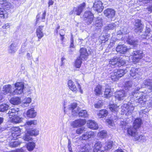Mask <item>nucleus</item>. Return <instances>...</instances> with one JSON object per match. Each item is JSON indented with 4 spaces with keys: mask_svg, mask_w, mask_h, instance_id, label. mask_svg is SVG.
Here are the masks:
<instances>
[{
    "mask_svg": "<svg viewBox=\"0 0 152 152\" xmlns=\"http://www.w3.org/2000/svg\"><path fill=\"white\" fill-rule=\"evenodd\" d=\"M107 123L108 124L110 128H113L114 127V124L113 121L109 119H107L106 120Z\"/></svg>",
    "mask_w": 152,
    "mask_h": 152,
    "instance_id": "55",
    "label": "nucleus"
},
{
    "mask_svg": "<svg viewBox=\"0 0 152 152\" xmlns=\"http://www.w3.org/2000/svg\"><path fill=\"white\" fill-rule=\"evenodd\" d=\"M10 27V25H9V24L8 23L2 26V28H3L6 29H7L9 28Z\"/></svg>",
    "mask_w": 152,
    "mask_h": 152,
    "instance_id": "64",
    "label": "nucleus"
},
{
    "mask_svg": "<svg viewBox=\"0 0 152 152\" xmlns=\"http://www.w3.org/2000/svg\"><path fill=\"white\" fill-rule=\"evenodd\" d=\"M126 95V93L123 90L116 92L115 95V98L119 100H123Z\"/></svg>",
    "mask_w": 152,
    "mask_h": 152,
    "instance_id": "10",
    "label": "nucleus"
},
{
    "mask_svg": "<svg viewBox=\"0 0 152 152\" xmlns=\"http://www.w3.org/2000/svg\"><path fill=\"white\" fill-rule=\"evenodd\" d=\"M134 102L133 103H132L131 104H128L127 115H130L133 110L134 107L136 106V105L134 104Z\"/></svg>",
    "mask_w": 152,
    "mask_h": 152,
    "instance_id": "37",
    "label": "nucleus"
},
{
    "mask_svg": "<svg viewBox=\"0 0 152 152\" xmlns=\"http://www.w3.org/2000/svg\"><path fill=\"white\" fill-rule=\"evenodd\" d=\"M83 59H82L78 57L76 60L75 66L76 68H79L81 64L82 63V60Z\"/></svg>",
    "mask_w": 152,
    "mask_h": 152,
    "instance_id": "44",
    "label": "nucleus"
},
{
    "mask_svg": "<svg viewBox=\"0 0 152 152\" xmlns=\"http://www.w3.org/2000/svg\"><path fill=\"white\" fill-rule=\"evenodd\" d=\"M128 107V104H124L121 107V111L123 114H125L126 115H127Z\"/></svg>",
    "mask_w": 152,
    "mask_h": 152,
    "instance_id": "43",
    "label": "nucleus"
},
{
    "mask_svg": "<svg viewBox=\"0 0 152 152\" xmlns=\"http://www.w3.org/2000/svg\"><path fill=\"white\" fill-rule=\"evenodd\" d=\"M21 43V41L19 39H17L13 41L11 45L18 50Z\"/></svg>",
    "mask_w": 152,
    "mask_h": 152,
    "instance_id": "42",
    "label": "nucleus"
},
{
    "mask_svg": "<svg viewBox=\"0 0 152 152\" xmlns=\"http://www.w3.org/2000/svg\"><path fill=\"white\" fill-rule=\"evenodd\" d=\"M68 109L70 111L72 114L74 115H76L79 111V107H77V104L75 103H73L69 105Z\"/></svg>",
    "mask_w": 152,
    "mask_h": 152,
    "instance_id": "8",
    "label": "nucleus"
},
{
    "mask_svg": "<svg viewBox=\"0 0 152 152\" xmlns=\"http://www.w3.org/2000/svg\"><path fill=\"white\" fill-rule=\"evenodd\" d=\"M6 4H5L2 6V7H4L5 9H9L10 7L11 4L10 2L7 1Z\"/></svg>",
    "mask_w": 152,
    "mask_h": 152,
    "instance_id": "59",
    "label": "nucleus"
},
{
    "mask_svg": "<svg viewBox=\"0 0 152 152\" xmlns=\"http://www.w3.org/2000/svg\"><path fill=\"white\" fill-rule=\"evenodd\" d=\"M135 140H138L140 142H144L146 141L145 137L142 135H139L138 134L135 136L134 138Z\"/></svg>",
    "mask_w": 152,
    "mask_h": 152,
    "instance_id": "38",
    "label": "nucleus"
},
{
    "mask_svg": "<svg viewBox=\"0 0 152 152\" xmlns=\"http://www.w3.org/2000/svg\"><path fill=\"white\" fill-rule=\"evenodd\" d=\"M87 129L85 127L82 126L78 128L76 130V133L78 134H80L86 130Z\"/></svg>",
    "mask_w": 152,
    "mask_h": 152,
    "instance_id": "50",
    "label": "nucleus"
},
{
    "mask_svg": "<svg viewBox=\"0 0 152 152\" xmlns=\"http://www.w3.org/2000/svg\"><path fill=\"white\" fill-rule=\"evenodd\" d=\"M120 58V60H118V62H119V65L118 66H123L126 64V62L125 60L122 59L121 58Z\"/></svg>",
    "mask_w": 152,
    "mask_h": 152,
    "instance_id": "56",
    "label": "nucleus"
},
{
    "mask_svg": "<svg viewBox=\"0 0 152 152\" xmlns=\"http://www.w3.org/2000/svg\"><path fill=\"white\" fill-rule=\"evenodd\" d=\"M15 86L16 89L11 93V95L20 94L23 93L24 85L22 83L17 82L15 84Z\"/></svg>",
    "mask_w": 152,
    "mask_h": 152,
    "instance_id": "5",
    "label": "nucleus"
},
{
    "mask_svg": "<svg viewBox=\"0 0 152 152\" xmlns=\"http://www.w3.org/2000/svg\"><path fill=\"white\" fill-rule=\"evenodd\" d=\"M80 56L79 58H80L82 59L86 60L88 56L87 50L84 48H81L80 50Z\"/></svg>",
    "mask_w": 152,
    "mask_h": 152,
    "instance_id": "19",
    "label": "nucleus"
},
{
    "mask_svg": "<svg viewBox=\"0 0 152 152\" xmlns=\"http://www.w3.org/2000/svg\"><path fill=\"white\" fill-rule=\"evenodd\" d=\"M134 26L135 27V28L134 29L135 32H142L143 27L141 23L140 20L138 19L135 20Z\"/></svg>",
    "mask_w": 152,
    "mask_h": 152,
    "instance_id": "15",
    "label": "nucleus"
},
{
    "mask_svg": "<svg viewBox=\"0 0 152 152\" xmlns=\"http://www.w3.org/2000/svg\"><path fill=\"white\" fill-rule=\"evenodd\" d=\"M102 86L98 85L96 86L94 89L95 94L98 96H99L102 94Z\"/></svg>",
    "mask_w": 152,
    "mask_h": 152,
    "instance_id": "35",
    "label": "nucleus"
},
{
    "mask_svg": "<svg viewBox=\"0 0 152 152\" xmlns=\"http://www.w3.org/2000/svg\"><path fill=\"white\" fill-rule=\"evenodd\" d=\"M132 83L131 81L126 82L125 83V88L126 90H128L129 89L132 87Z\"/></svg>",
    "mask_w": 152,
    "mask_h": 152,
    "instance_id": "53",
    "label": "nucleus"
},
{
    "mask_svg": "<svg viewBox=\"0 0 152 152\" xmlns=\"http://www.w3.org/2000/svg\"><path fill=\"white\" fill-rule=\"evenodd\" d=\"M37 115V112L34 110V108L28 110L26 112V115L27 117L33 118L36 117Z\"/></svg>",
    "mask_w": 152,
    "mask_h": 152,
    "instance_id": "24",
    "label": "nucleus"
},
{
    "mask_svg": "<svg viewBox=\"0 0 152 152\" xmlns=\"http://www.w3.org/2000/svg\"><path fill=\"white\" fill-rule=\"evenodd\" d=\"M128 27H127L123 26L121 28V31L123 34H126L127 32Z\"/></svg>",
    "mask_w": 152,
    "mask_h": 152,
    "instance_id": "58",
    "label": "nucleus"
},
{
    "mask_svg": "<svg viewBox=\"0 0 152 152\" xmlns=\"http://www.w3.org/2000/svg\"><path fill=\"white\" fill-rule=\"evenodd\" d=\"M120 126H121L122 128H124L126 125V121H122L120 122Z\"/></svg>",
    "mask_w": 152,
    "mask_h": 152,
    "instance_id": "63",
    "label": "nucleus"
},
{
    "mask_svg": "<svg viewBox=\"0 0 152 152\" xmlns=\"http://www.w3.org/2000/svg\"><path fill=\"white\" fill-rule=\"evenodd\" d=\"M125 73V70L123 69L115 70L111 73L110 78L112 80L115 81L122 77Z\"/></svg>",
    "mask_w": 152,
    "mask_h": 152,
    "instance_id": "2",
    "label": "nucleus"
},
{
    "mask_svg": "<svg viewBox=\"0 0 152 152\" xmlns=\"http://www.w3.org/2000/svg\"><path fill=\"white\" fill-rule=\"evenodd\" d=\"M142 120L140 118H137L136 119L133 123V127L135 129H138L141 126Z\"/></svg>",
    "mask_w": 152,
    "mask_h": 152,
    "instance_id": "33",
    "label": "nucleus"
},
{
    "mask_svg": "<svg viewBox=\"0 0 152 152\" xmlns=\"http://www.w3.org/2000/svg\"><path fill=\"white\" fill-rule=\"evenodd\" d=\"M37 121L36 120H29L27 121L26 122L27 125L28 126H33L37 125Z\"/></svg>",
    "mask_w": 152,
    "mask_h": 152,
    "instance_id": "52",
    "label": "nucleus"
},
{
    "mask_svg": "<svg viewBox=\"0 0 152 152\" xmlns=\"http://www.w3.org/2000/svg\"><path fill=\"white\" fill-rule=\"evenodd\" d=\"M103 105L102 101L99 100L98 101V102L95 104V107L96 108H99L100 107Z\"/></svg>",
    "mask_w": 152,
    "mask_h": 152,
    "instance_id": "57",
    "label": "nucleus"
},
{
    "mask_svg": "<svg viewBox=\"0 0 152 152\" xmlns=\"http://www.w3.org/2000/svg\"><path fill=\"white\" fill-rule=\"evenodd\" d=\"M79 116L86 117L88 116L87 112L86 110H81L79 112Z\"/></svg>",
    "mask_w": 152,
    "mask_h": 152,
    "instance_id": "48",
    "label": "nucleus"
},
{
    "mask_svg": "<svg viewBox=\"0 0 152 152\" xmlns=\"http://www.w3.org/2000/svg\"><path fill=\"white\" fill-rule=\"evenodd\" d=\"M11 134L9 138L12 140H15L18 138L21 134V130L19 127H13L11 128Z\"/></svg>",
    "mask_w": 152,
    "mask_h": 152,
    "instance_id": "4",
    "label": "nucleus"
},
{
    "mask_svg": "<svg viewBox=\"0 0 152 152\" xmlns=\"http://www.w3.org/2000/svg\"><path fill=\"white\" fill-rule=\"evenodd\" d=\"M127 133L129 135L134 137V139L135 136L137 134L136 129L133 127H130L127 130Z\"/></svg>",
    "mask_w": 152,
    "mask_h": 152,
    "instance_id": "27",
    "label": "nucleus"
},
{
    "mask_svg": "<svg viewBox=\"0 0 152 152\" xmlns=\"http://www.w3.org/2000/svg\"><path fill=\"white\" fill-rule=\"evenodd\" d=\"M94 137V132L90 131L86 132L80 137V139L83 140H87L90 138H93Z\"/></svg>",
    "mask_w": 152,
    "mask_h": 152,
    "instance_id": "12",
    "label": "nucleus"
},
{
    "mask_svg": "<svg viewBox=\"0 0 152 152\" xmlns=\"http://www.w3.org/2000/svg\"><path fill=\"white\" fill-rule=\"evenodd\" d=\"M86 123V121L85 119H80L76 120L72 122L71 125L73 127L76 128L83 126Z\"/></svg>",
    "mask_w": 152,
    "mask_h": 152,
    "instance_id": "9",
    "label": "nucleus"
},
{
    "mask_svg": "<svg viewBox=\"0 0 152 152\" xmlns=\"http://www.w3.org/2000/svg\"><path fill=\"white\" fill-rule=\"evenodd\" d=\"M141 71V69L140 68L132 67L130 71V74L134 79H140L142 74Z\"/></svg>",
    "mask_w": 152,
    "mask_h": 152,
    "instance_id": "7",
    "label": "nucleus"
},
{
    "mask_svg": "<svg viewBox=\"0 0 152 152\" xmlns=\"http://www.w3.org/2000/svg\"><path fill=\"white\" fill-rule=\"evenodd\" d=\"M35 146V143L33 142H29L27 144V148L29 151H31L33 150Z\"/></svg>",
    "mask_w": 152,
    "mask_h": 152,
    "instance_id": "39",
    "label": "nucleus"
},
{
    "mask_svg": "<svg viewBox=\"0 0 152 152\" xmlns=\"http://www.w3.org/2000/svg\"><path fill=\"white\" fill-rule=\"evenodd\" d=\"M91 149L89 148L88 145H86L80 150V152H89Z\"/></svg>",
    "mask_w": 152,
    "mask_h": 152,
    "instance_id": "54",
    "label": "nucleus"
},
{
    "mask_svg": "<svg viewBox=\"0 0 152 152\" xmlns=\"http://www.w3.org/2000/svg\"><path fill=\"white\" fill-rule=\"evenodd\" d=\"M113 142L111 141H109L107 142H103L102 146L104 150H108L111 149L113 147Z\"/></svg>",
    "mask_w": 152,
    "mask_h": 152,
    "instance_id": "23",
    "label": "nucleus"
},
{
    "mask_svg": "<svg viewBox=\"0 0 152 152\" xmlns=\"http://www.w3.org/2000/svg\"><path fill=\"white\" fill-rule=\"evenodd\" d=\"M94 15L90 11L86 12L83 15L85 22L87 25L91 23L94 19Z\"/></svg>",
    "mask_w": 152,
    "mask_h": 152,
    "instance_id": "6",
    "label": "nucleus"
},
{
    "mask_svg": "<svg viewBox=\"0 0 152 152\" xmlns=\"http://www.w3.org/2000/svg\"><path fill=\"white\" fill-rule=\"evenodd\" d=\"M143 94L142 92H138L137 91H135L132 93V95L133 98L134 99L136 98L135 102H138L141 104H144L149 99V96L144 95Z\"/></svg>",
    "mask_w": 152,
    "mask_h": 152,
    "instance_id": "1",
    "label": "nucleus"
},
{
    "mask_svg": "<svg viewBox=\"0 0 152 152\" xmlns=\"http://www.w3.org/2000/svg\"><path fill=\"white\" fill-rule=\"evenodd\" d=\"M87 126L89 128L96 129L98 128L97 124L94 120H89L87 122Z\"/></svg>",
    "mask_w": 152,
    "mask_h": 152,
    "instance_id": "18",
    "label": "nucleus"
},
{
    "mask_svg": "<svg viewBox=\"0 0 152 152\" xmlns=\"http://www.w3.org/2000/svg\"><path fill=\"white\" fill-rule=\"evenodd\" d=\"M107 134L106 131L105 130H102L100 131L98 134V137L101 138L103 139L106 137Z\"/></svg>",
    "mask_w": 152,
    "mask_h": 152,
    "instance_id": "41",
    "label": "nucleus"
},
{
    "mask_svg": "<svg viewBox=\"0 0 152 152\" xmlns=\"http://www.w3.org/2000/svg\"><path fill=\"white\" fill-rule=\"evenodd\" d=\"M112 93L110 92V90L109 88H106L104 92V96L105 97L109 98L112 95Z\"/></svg>",
    "mask_w": 152,
    "mask_h": 152,
    "instance_id": "47",
    "label": "nucleus"
},
{
    "mask_svg": "<svg viewBox=\"0 0 152 152\" xmlns=\"http://www.w3.org/2000/svg\"><path fill=\"white\" fill-rule=\"evenodd\" d=\"M10 103L14 105H18L21 102L20 98L18 97H14L11 98L10 100Z\"/></svg>",
    "mask_w": 152,
    "mask_h": 152,
    "instance_id": "30",
    "label": "nucleus"
},
{
    "mask_svg": "<svg viewBox=\"0 0 152 152\" xmlns=\"http://www.w3.org/2000/svg\"><path fill=\"white\" fill-rule=\"evenodd\" d=\"M25 102L28 103V104L31 102V99L30 98L28 97L25 98L23 100Z\"/></svg>",
    "mask_w": 152,
    "mask_h": 152,
    "instance_id": "61",
    "label": "nucleus"
},
{
    "mask_svg": "<svg viewBox=\"0 0 152 152\" xmlns=\"http://www.w3.org/2000/svg\"><path fill=\"white\" fill-rule=\"evenodd\" d=\"M12 88L11 85H5L3 86V90L2 91L1 93L4 95L8 93H10L11 95V93L13 92L12 91Z\"/></svg>",
    "mask_w": 152,
    "mask_h": 152,
    "instance_id": "20",
    "label": "nucleus"
},
{
    "mask_svg": "<svg viewBox=\"0 0 152 152\" xmlns=\"http://www.w3.org/2000/svg\"><path fill=\"white\" fill-rule=\"evenodd\" d=\"M9 107V106L6 104H1L0 105V111L4 112L8 109Z\"/></svg>",
    "mask_w": 152,
    "mask_h": 152,
    "instance_id": "46",
    "label": "nucleus"
},
{
    "mask_svg": "<svg viewBox=\"0 0 152 152\" xmlns=\"http://www.w3.org/2000/svg\"><path fill=\"white\" fill-rule=\"evenodd\" d=\"M39 131L37 129H31L27 131L26 133L23 137V139L25 141H28L31 140V136H37L39 134Z\"/></svg>",
    "mask_w": 152,
    "mask_h": 152,
    "instance_id": "3",
    "label": "nucleus"
},
{
    "mask_svg": "<svg viewBox=\"0 0 152 152\" xmlns=\"http://www.w3.org/2000/svg\"><path fill=\"white\" fill-rule=\"evenodd\" d=\"M17 50L11 44L9 46L8 48V51L9 53H15Z\"/></svg>",
    "mask_w": 152,
    "mask_h": 152,
    "instance_id": "49",
    "label": "nucleus"
},
{
    "mask_svg": "<svg viewBox=\"0 0 152 152\" xmlns=\"http://www.w3.org/2000/svg\"><path fill=\"white\" fill-rule=\"evenodd\" d=\"M68 85L69 88L72 91L76 93L77 91V88L76 87L74 83L71 80H69L68 82Z\"/></svg>",
    "mask_w": 152,
    "mask_h": 152,
    "instance_id": "25",
    "label": "nucleus"
},
{
    "mask_svg": "<svg viewBox=\"0 0 152 152\" xmlns=\"http://www.w3.org/2000/svg\"><path fill=\"white\" fill-rule=\"evenodd\" d=\"M86 7V4L85 3L83 2L80 4L78 7H74V10L75 11V14L78 15H80Z\"/></svg>",
    "mask_w": 152,
    "mask_h": 152,
    "instance_id": "14",
    "label": "nucleus"
},
{
    "mask_svg": "<svg viewBox=\"0 0 152 152\" xmlns=\"http://www.w3.org/2000/svg\"><path fill=\"white\" fill-rule=\"evenodd\" d=\"M132 54L133 61L137 62L139 59L142 58L143 52L141 50H138L133 51Z\"/></svg>",
    "mask_w": 152,
    "mask_h": 152,
    "instance_id": "11",
    "label": "nucleus"
},
{
    "mask_svg": "<svg viewBox=\"0 0 152 152\" xmlns=\"http://www.w3.org/2000/svg\"><path fill=\"white\" fill-rule=\"evenodd\" d=\"M127 50L126 46L124 45H119L116 48L117 52L122 54L125 53Z\"/></svg>",
    "mask_w": 152,
    "mask_h": 152,
    "instance_id": "21",
    "label": "nucleus"
},
{
    "mask_svg": "<svg viewBox=\"0 0 152 152\" xmlns=\"http://www.w3.org/2000/svg\"><path fill=\"white\" fill-rule=\"evenodd\" d=\"M116 26V25L114 23H112L109 24L107 26L105 27V29L106 30H109L113 29Z\"/></svg>",
    "mask_w": 152,
    "mask_h": 152,
    "instance_id": "51",
    "label": "nucleus"
},
{
    "mask_svg": "<svg viewBox=\"0 0 152 152\" xmlns=\"http://www.w3.org/2000/svg\"><path fill=\"white\" fill-rule=\"evenodd\" d=\"M108 113L107 111L105 109L100 110L97 114L98 117L100 118L105 117L107 115Z\"/></svg>",
    "mask_w": 152,
    "mask_h": 152,
    "instance_id": "29",
    "label": "nucleus"
},
{
    "mask_svg": "<svg viewBox=\"0 0 152 152\" xmlns=\"http://www.w3.org/2000/svg\"><path fill=\"white\" fill-rule=\"evenodd\" d=\"M12 119V122L15 123H20L22 121V119L18 116H13Z\"/></svg>",
    "mask_w": 152,
    "mask_h": 152,
    "instance_id": "45",
    "label": "nucleus"
},
{
    "mask_svg": "<svg viewBox=\"0 0 152 152\" xmlns=\"http://www.w3.org/2000/svg\"><path fill=\"white\" fill-rule=\"evenodd\" d=\"M93 8L94 10H96L98 12H101L103 8L102 2L100 1H95L94 3Z\"/></svg>",
    "mask_w": 152,
    "mask_h": 152,
    "instance_id": "13",
    "label": "nucleus"
},
{
    "mask_svg": "<svg viewBox=\"0 0 152 152\" xmlns=\"http://www.w3.org/2000/svg\"><path fill=\"white\" fill-rule=\"evenodd\" d=\"M118 60H120V58H118L117 56H114L113 58L109 60V64H110L115 66H119V62H118Z\"/></svg>",
    "mask_w": 152,
    "mask_h": 152,
    "instance_id": "22",
    "label": "nucleus"
},
{
    "mask_svg": "<svg viewBox=\"0 0 152 152\" xmlns=\"http://www.w3.org/2000/svg\"><path fill=\"white\" fill-rule=\"evenodd\" d=\"M70 48H75V46L74 44V39L72 37L71 39V43L70 46Z\"/></svg>",
    "mask_w": 152,
    "mask_h": 152,
    "instance_id": "62",
    "label": "nucleus"
},
{
    "mask_svg": "<svg viewBox=\"0 0 152 152\" xmlns=\"http://www.w3.org/2000/svg\"><path fill=\"white\" fill-rule=\"evenodd\" d=\"M127 41L129 44L133 45L134 47H136L137 45V41L134 40L132 37H129Z\"/></svg>",
    "mask_w": 152,
    "mask_h": 152,
    "instance_id": "34",
    "label": "nucleus"
},
{
    "mask_svg": "<svg viewBox=\"0 0 152 152\" xmlns=\"http://www.w3.org/2000/svg\"><path fill=\"white\" fill-rule=\"evenodd\" d=\"M15 140H12L9 142V145L11 147H16L20 145L22 143L21 142L19 141H15Z\"/></svg>",
    "mask_w": 152,
    "mask_h": 152,
    "instance_id": "32",
    "label": "nucleus"
},
{
    "mask_svg": "<svg viewBox=\"0 0 152 152\" xmlns=\"http://www.w3.org/2000/svg\"><path fill=\"white\" fill-rule=\"evenodd\" d=\"M43 27V26H39L37 29L36 34L39 39L38 41H39V39H41L44 36V34L42 32Z\"/></svg>",
    "mask_w": 152,
    "mask_h": 152,
    "instance_id": "26",
    "label": "nucleus"
},
{
    "mask_svg": "<svg viewBox=\"0 0 152 152\" xmlns=\"http://www.w3.org/2000/svg\"><path fill=\"white\" fill-rule=\"evenodd\" d=\"M104 14L105 16L111 19L115 16V11L112 9H107L104 11Z\"/></svg>",
    "mask_w": 152,
    "mask_h": 152,
    "instance_id": "17",
    "label": "nucleus"
},
{
    "mask_svg": "<svg viewBox=\"0 0 152 152\" xmlns=\"http://www.w3.org/2000/svg\"><path fill=\"white\" fill-rule=\"evenodd\" d=\"M109 109L112 112L116 113L118 111L119 107L116 104H113L109 105Z\"/></svg>",
    "mask_w": 152,
    "mask_h": 152,
    "instance_id": "31",
    "label": "nucleus"
},
{
    "mask_svg": "<svg viewBox=\"0 0 152 152\" xmlns=\"http://www.w3.org/2000/svg\"><path fill=\"white\" fill-rule=\"evenodd\" d=\"M151 29L149 28H148V27H146V30L145 31V35L146 37H147L148 36H149V34H150V32Z\"/></svg>",
    "mask_w": 152,
    "mask_h": 152,
    "instance_id": "60",
    "label": "nucleus"
},
{
    "mask_svg": "<svg viewBox=\"0 0 152 152\" xmlns=\"http://www.w3.org/2000/svg\"><path fill=\"white\" fill-rule=\"evenodd\" d=\"M95 25L96 27L99 28L101 27L103 25V21L102 19L99 18H97L95 22Z\"/></svg>",
    "mask_w": 152,
    "mask_h": 152,
    "instance_id": "40",
    "label": "nucleus"
},
{
    "mask_svg": "<svg viewBox=\"0 0 152 152\" xmlns=\"http://www.w3.org/2000/svg\"><path fill=\"white\" fill-rule=\"evenodd\" d=\"M94 152H104V149L102 142L99 141L95 143L94 147Z\"/></svg>",
    "mask_w": 152,
    "mask_h": 152,
    "instance_id": "16",
    "label": "nucleus"
},
{
    "mask_svg": "<svg viewBox=\"0 0 152 152\" xmlns=\"http://www.w3.org/2000/svg\"><path fill=\"white\" fill-rule=\"evenodd\" d=\"M0 17L3 18L8 17V13L4 8H0Z\"/></svg>",
    "mask_w": 152,
    "mask_h": 152,
    "instance_id": "36",
    "label": "nucleus"
},
{
    "mask_svg": "<svg viewBox=\"0 0 152 152\" xmlns=\"http://www.w3.org/2000/svg\"><path fill=\"white\" fill-rule=\"evenodd\" d=\"M19 111V109L17 108H13L10 109L8 113L9 118H11L13 116H15Z\"/></svg>",
    "mask_w": 152,
    "mask_h": 152,
    "instance_id": "28",
    "label": "nucleus"
}]
</instances>
